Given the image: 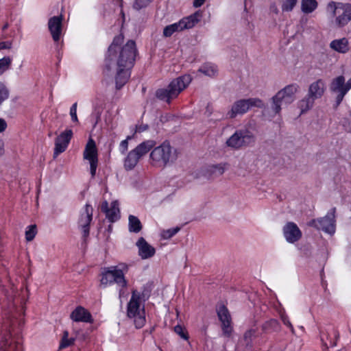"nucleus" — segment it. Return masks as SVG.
Instances as JSON below:
<instances>
[{
	"instance_id": "1",
	"label": "nucleus",
	"mask_w": 351,
	"mask_h": 351,
	"mask_svg": "<svg viewBox=\"0 0 351 351\" xmlns=\"http://www.w3.org/2000/svg\"><path fill=\"white\" fill-rule=\"evenodd\" d=\"M138 51L136 43L129 40L121 48L110 54H106L105 58V69L110 71L116 70V88L121 89L128 82L131 75Z\"/></svg>"
},
{
	"instance_id": "2",
	"label": "nucleus",
	"mask_w": 351,
	"mask_h": 351,
	"mask_svg": "<svg viewBox=\"0 0 351 351\" xmlns=\"http://www.w3.org/2000/svg\"><path fill=\"white\" fill-rule=\"evenodd\" d=\"M178 158L177 149L168 141L155 147L150 153L151 164L158 167H165L173 163Z\"/></svg>"
},
{
	"instance_id": "3",
	"label": "nucleus",
	"mask_w": 351,
	"mask_h": 351,
	"mask_svg": "<svg viewBox=\"0 0 351 351\" xmlns=\"http://www.w3.org/2000/svg\"><path fill=\"white\" fill-rule=\"evenodd\" d=\"M192 77L190 75H183L174 80L165 88L158 89L156 96L158 99L170 103L172 99L187 87L191 83Z\"/></svg>"
},
{
	"instance_id": "4",
	"label": "nucleus",
	"mask_w": 351,
	"mask_h": 351,
	"mask_svg": "<svg viewBox=\"0 0 351 351\" xmlns=\"http://www.w3.org/2000/svg\"><path fill=\"white\" fill-rule=\"evenodd\" d=\"M326 10L335 19L332 23L337 28L345 27L351 21L350 3L330 1L327 5Z\"/></svg>"
},
{
	"instance_id": "5",
	"label": "nucleus",
	"mask_w": 351,
	"mask_h": 351,
	"mask_svg": "<svg viewBox=\"0 0 351 351\" xmlns=\"http://www.w3.org/2000/svg\"><path fill=\"white\" fill-rule=\"evenodd\" d=\"M326 90L325 82L319 79L311 83L308 87L307 95L299 101L298 107L301 114L305 113L311 109L316 99H320Z\"/></svg>"
},
{
	"instance_id": "6",
	"label": "nucleus",
	"mask_w": 351,
	"mask_h": 351,
	"mask_svg": "<svg viewBox=\"0 0 351 351\" xmlns=\"http://www.w3.org/2000/svg\"><path fill=\"white\" fill-rule=\"evenodd\" d=\"M299 86L297 84H291L286 86L284 88L279 90L271 99V110L274 113L272 117L279 114L281 111L282 104H290L294 99V95L298 92Z\"/></svg>"
},
{
	"instance_id": "7",
	"label": "nucleus",
	"mask_w": 351,
	"mask_h": 351,
	"mask_svg": "<svg viewBox=\"0 0 351 351\" xmlns=\"http://www.w3.org/2000/svg\"><path fill=\"white\" fill-rule=\"evenodd\" d=\"M127 270L128 265L125 264L104 267L101 272V284L106 286L108 284L116 283L122 288L126 287L128 282L124 277V271Z\"/></svg>"
},
{
	"instance_id": "8",
	"label": "nucleus",
	"mask_w": 351,
	"mask_h": 351,
	"mask_svg": "<svg viewBox=\"0 0 351 351\" xmlns=\"http://www.w3.org/2000/svg\"><path fill=\"white\" fill-rule=\"evenodd\" d=\"M253 106L263 108V114L264 116L266 115L268 108L265 106L263 101L258 98H249L235 101L232 104L231 110L227 113V116L230 119H234L237 114H245Z\"/></svg>"
},
{
	"instance_id": "9",
	"label": "nucleus",
	"mask_w": 351,
	"mask_h": 351,
	"mask_svg": "<svg viewBox=\"0 0 351 351\" xmlns=\"http://www.w3.org/2000/svg\"><path fill=\"white\" fill-rule=\"evenodd\" d=\"M202 17V12L197 10L193 14L182 18L178 23L167 25L163 29V36L170 37L174 32L193 28Z\"/></svg>"
},
{
	"instance_id": "10",
	"label": "nucleus",
	"mask_w": 351,
	"mask_h": 351,
	"mask_svg": "<svg viewBox=\"0 0 351 351\" xmlns=\"http://www.w3.org/2000/svg\"><path fill=\"white\" fill-rule=\"evenodd\" d=\"M138 296L136 294V290L132 292L131 298L128 303L127 315L130 318H134V324L136 328H141L145 324L144 307L140 309Z\"/></svg>"
},
{
	"instance_id": "11",
	"label": "nucleus",
	"mask_w": 351,
	"mask_h": 351,
	"mask_svg": "<svg viewBox=\"0 0 351 351\" xmlns=\"http://www.w3.org/2000/svg\"><path fill=\"white\" fill-rule=\"evenodd\" d=\"M256 137L247 129L237 130L227 141L228 147L238 149L243 147L250 146L255 143Z\"/></svg>"
},
{
	"instance_id": "12",
	"label": "nucleus",
	"mask_w": 351,
	"mask_h": 351,
	"mask_svg": "<svg viewBox=\"0 0 351 351\" xmlns=\"http://www.w3.org/2000/svg\"><path fill=\"white\" fill-rule=\"evenodd\" d=\"M335 213L336 208H332L325 217L311 219L307 223V225L333 234L335 232Z\"/></svg>"
},
{
	"instance_id": "13",
	"label": "nucleus",
	"mask_w": 351,
	"mask_h": 351,
	"mask_svg": "<svg viewBox=\"0 0 351 351\" xmlns=\"http://www.w3.org/2000/svg\"><path fill=\"white\" fill-rule=\"evenodd\" d=\"M329 89L331 93L337 94L333 104V108L337 109L350 90L345 82V77L343 75H339L333 78L330 84Z\"/></svg>"
},
{
	"instance_id": "14",
	"label": "nucleus",
	"mask_w": 351,
	"mask_h": 351,
	"mask_svg": "<svg viewBox=\"0 0 351 351\" xmlns=\"http://www.w3.org/2000/svg\"><path fill=\"white\" fill-rule=\"evenodd\" d=\"M93 208L89 204H86L84 211L81 213L78 220V226L82 230V238L86 241L90 234V224L93 219Z\"/></svg>"
},
{
	"instance_id": "15",
	"label": "nucleus",
	"mask_w": 351,
	"mask_h": 351,
	"mask_svg": "<svg viewBox=\"0 0 351 351\" xmlns=\"http://www.w3.org/2000/svg\"><path fill=\"white\" fill-rule=\"evenodd\" d=\"M217 316L221 322L223 335L227 337H230L232 332L231 326V317L227 307L222 304L217 309Z\"/></svg>"
},
{
	"instance_id": "16",
	"label": "nucleus",
	"mask_w": 351,
	"mask_h": 351,
	"mask_svg": "<svg viewBox=\"0 0 351 351\" xmlns=\"http://www.w3.org/2000/svg\"><path fill=\"white\" fill-rule=\"evenodd\" d=\"M73 131L66 130L62 132L55 140V148L53 158H56L59 154L64 152L68 147V145L72 138Z\"/></svg>"
},
{
	"instance_id": "17",
	"label": "nucleus",
	"mask_w": 351,
	"mask_h": 351,
	"mask_svg": "<svg viewBox=\"0 0 351 351\" xmlns=\"http://www.w3.org/2000/svg\"><path fill=\"white\" fill-rule=\"evenodd\" d=\"M282 232L286 241L289 243L298 241L302 236V233L297 224L292 221L287 222L283 226Z\"/></svg>"
},
{
	"instance_id": "18",
	"label": "nucleus",
	"mask_w": 351,
	"mask_h": 351,
	"mask_svg": "<svg viewBox=\"0 0 351 351\" xmlns=\"http://www.w3.org/2000/svg\"><path fill=\"white\" fill-rule=\"evenodd\" d=\"M63 15L51 17L48 21V28L54 42L60 40L62 32Z\"/></svg>"
},
{
	"instance_id": "19",
	"label": "nucleus",
	"mask_w": 351,
	"mask_h": 351,
	"mask_svg": "<svg viewBox=\"0 0 351 351\" xmlns=\"http://www.w3.org/2000/svg\"><path fill=\"white\" fill-rule=\"evenodd\" d=\"M101 211L106 214V218L112 223L115 222L120 218L119 202L117 200L111 202L110 208L108 202L106 200L104 201L101 205Z\"/></svg>"
},
{
	"instance_id": "20",
	"label": "nucleus",
	"mask_w": 351,
	"mask_h": 351,
	"mask_svg": "<svg viewBox=\"0 0 351 351\" xmlns=\"http://www.w3.org/2000/svg\"><path fill=\"white\" fill-rule=\"evenodd\" d=\"M138 248V255L142 259L149 258L154 256L156 250L149 245L143 237H140L136 242Z\"/></svg>"
},
{
	"instance_id": "21",
	"label": "nucleus",
	"mask_w": 351,
	"mask_h": 351,
	"mask_svg": "<svg viewBox=\"0 0 351 351\" xmlns=\"http://www.w3.org/2000/svg\"><path fill=\"white\" fill-rule=\"evenodd\" d=\"M71 318L75 322L93 323L91 314L84 307L77 306L71 314Z\"/></svg>"
},
{
	"instance_id": "22",
	"label": "nucleus",
	"mask_w": 351,
	"mask_h": 351,
	"mask_svg": "<svg viewBox=\"0 0 351 351\" xmlns=\"http://www.w3.org/2000/svg\"><path fill=\"white\" fill-rule=\"evenodd\" d=\"M84 158L88 160H97V150L95 141L90 138L84 151Z\"/></svg>"
},
{
	"instance_id": "23",
	"label": "nucleus",
	"mask_w": 351,
	"mask_h": 351,
	"mask_svg": "<svg viewBox=\"0 0 351 351\" xmlns=\"http://www.w3.org/2000/svg\"><path fill=\"white\" fill-rule=\"evenodd\" d=\"M156 141L153 140H147L142 142L137 145L133 150L137 155L141 158L146 155L156 145Z\"/></svg>"
},
{
	"instance_id": "24",
	"label": "nucleus",
	"mask_w": 351,
	"mask_h": 351,
	"mask_svg": "<svg viewBox=\"0 0 351 351\" xmlns=\"http://www.w3.org/2000/svg\"><path fill=\"white\" fill-rule=\"evenodd\" d=\"M330 47L339 53H345L349 51V42L346 38L336 39L330 43Z\"/></svg>"
},
{
	"instance_id": "25",
	"label": "nucleus",
	"mask_w": 351,
	"mask_h": 351,
	"mask_svg": "<svg viewBox=\"0 0 351 351\" xmlns=\"http://www.w3.org/2000/svg\"><path fill=\"white\" fill-rule=\"evenodd\" d=\"M140 158H141L133 149L131 150L124 160L125 169L128 171L133 169L138 162Z\"/></svg>"
},
{
	"instance_id": "26",
	"label": "nucleus",
	"mask_w": 351,
	"mask_h": 351,
	"mask_svg": "<svg viewBox=\"0 0 351 351\" xmlns=\"http://www.w3.org/2000/svg\"><path fill=\"white\" fill-rule=\"evenodd\" d=\"M280 329V323L277 319H271L262 325V330L265 333L278 332Z\"/></svg>"
},
{
	"instance_id": "27",
	"label": "nucleus",
	"mask_w": 351,
	"mask_h": 351,
	"mask_svg": "<svg viewBox=\"0 0 351 351\" xmlns=\"http://www.w3.org/2000/svg\"><path fill=\"white\" fill-rule=\"evenodd\" d=\"M128 219V226L130 232L138 233L142 230V223L137 217L130 215L129 216Z\"/></svg>"
},
{
	"instance_id": "28",
	"label": "nucleus",
	"mask_w": 351,
	"mask_h": 351,
	"mask_svg": "<svg viewBox=\"0 0 351 351\" xmlns=\"http://www.w3.org/2000/svg\"><path fill=\"white\" fill-rule=\"evenodd\" d=\"M256 328H250L247 330L243 335V341L245 342V347L251 349L253 346L252 340L255 338L257 335Z\"/></svg>"
},
{
	"instance_id": "29",
	"label": "nucleus",
	"mask_w": 351,
	"mask_h": 351,
	"mask_svg": "<svg viewBox=\"0 0 351 351\" xmlns=\"http://www.w3.org/2000/svg\"><path fill=\"white\" fill-rule=\"evenodd\" d=\"M317 5L316 0H302V11L305 14H310L317 8Z\"/></svg>"
},
{
	"instance_id": "30",
	"label": "nucleus",
	"mask_w": 351,
	"mask_h": 351,
	"mask_svg": "<svg viewBox=\"0 0 351 351\" xmlns=\"http://www.w3.org/2000/svg\"><path fill=\"white\" fill-rule=\"evenodd\" d=\"M198 71L204 73L205 75L213 77L217 73V69L216 66L211 63H206L201 66Z\"/></svg>"
},
{
	"instance_id": "31",
	"label": "nucleus",
	"mask_w": 351,
	"mask_h": 351,
	"mask_svg": "<svg viewBox=\"0 0 351 351\" xmlns=\"http://www.w3.org/2000/svg\"><path fill=\"white\" fill-rule=\"evenodd\" d=\"M123 36L122 34H119L118 36H116L110 45L108 47V51L106 54H110L114 51H117L119 50V48H121L119 45L123 43Z\"/></svg>"
},
{
	"instance_id": "32",
	"label": "nucleus",
	"mask_w": 351,
	"mask_h": 351,
	"mask_svg": "<svg viewBox=\"0 0 351 351\" xmlns=\"http://www.w3.org/2000/svg\"><path fill=\"white\" fill-rule=\"evenodd\" d=\"M12 62V58L10 56H4L0 59V75L10 69Z\"/></svg>"
},
{
	"instance_id": "33",
	"label": "nucleus",
	"mask_w": 351,
	"mask_h": 351,
	"mask_svg": "<svg viewBox=\"0 0 351 351\" xmlns=\"http://www.w3.org/2000/svg\"><path fill=\"white\" fill-rule=\"evenodd\" d=\"M69 332L67 330H64L63 332V336L62 337L60 344V349H63L65 348H67L74 343L75 339L71 338L69 339Z\"/></svg>"
},
{
	"instance_id": "34",
	"label": "nucleus",
	"mask_w": 351,
	"mask_h": 351,
	"mask_svg": "<svg viewBox=\"0 0 351 351\" xmlns=\"http://www.w3.org/2000/svg\"><path fill=\"white\" fill-rule=\"evenodd\" d=\"M208 172L215 176H221L224 173V167L221 164L213 165L208 167Z\"/></svg>"
},
{
	"instance_id": "35",
	"label": "nucleus",
	"mask_w": 351,
	"mask_h": 351,
	"mask_svg": "<svg viewBox=\"0 0 351 351\" xmlns=\"http://www.w3.org/2000/svg\"><path fill=\"white\" fill-rule=\"evenodd\" d=\"M103 109L100 106H95L94 110L91 114V118L95 120V123L93 124V127H96L97 124L101 120V114L102 113Z\"/></svg>"
},
{
	"instance_id": "36",
	"label": "nucleus",
	"mask_w": 351,
	"mask_h": 351,
	"mask_svg": "<svg viewBox=\"0 0 351 351\" xmlns=\"http://www.w3.org/2000/svg\"><path fill=\"white\" fill-rule=\"evenodd\" d=\"M36 234V226L30 225L25 231V239L27 241H32Z\"/></svg>"
},
{
	"instance_id": "37",
	"label": "nucleus",
	"mask_w": 351,
	"mask_h": 351,
	"mask_svg": "<svg viewBox=\"0 0 351 351\" xmlns=\"http://www.w3.org/2000/svg\"><path fill=\"white\" fill-rule=\"evenodd\" d=\"M298 0H284L282 4V10L283 12L291 11L297 3Z\"/></svg>"
},
{
	"instance_id": "38",
	"label": "nucleus",
	"mask_w": 351,
	"mask_h": 351,
	"mask_svg": "<svg viewBox=\"0 0 351 351\" xmlns=\"http://www.w3.org/2000/svg\"><path fill=\"white\" fill-rule=\"evenodd\" d=\"M154 0H135L133 8L136 10H140L147 7Z\"/></svg>"
},
{
	"instance_id": "39",
	"label": "nucleus",
	"mask_w": 351,
	"mask_h": 351,
	"mask_svg": "<svg viewBox=\"0 0 351 351\" xmlns=\"http://www.w3.org/2000/svg\"><path fill=\"white\" fill-rule=\"evenodd\" d=\"M174 332L178 334L182 339L184 340L189 339V334L187 331L186 330L185 328L182 326L181 325H176L174 327Z\"/></svg>"
},
{
	"instance_id": "40",
	"label": "nucleus",
	"mask_w": 351,
	"mask_h": 351,
	"mask_svg": "<svg viewBox=\"0 0 351 351\" xmlns=\"http://www.w3.org/2000/svg\"><path fill=\"white\" fill-rule=\"evenodd\" d=\"M9 90L3 83H0V106L9 97Z\"/></svg>"
},
{
	"instance_id": "41",
	"label": "nucleus",
	"mask_w": 351,
	"mask_h": 351,
	"mask_svg": "<svg viewBox=\"0 0 351 351\" xmlns=\"http://www.w3.org/2000/svg\"><path fill=\"white\" fill-rule=\"evenodd\" d=\"M180 228L179 227L170 228L166 230H163L162 232V237L164 239H169L172 237H173L176 234H177L180 231Z\"/></svg>"
},
{
	"instance_id": "42",
	"label": "nucleus",
	"mask_w": 351,
	"mask_h": 351,
	"mask_svg": "<svg viewBox=\"0 0 351 351\" xmlns=\"http://www.w3.org/2000/svg\"><path fill=\"white\" fill-rule=\"evenodd\" d=\"M136 294L138 296V300H143L144 302L148 300L150 295V291L145 287H143V291L140 293L136 290Z\"/></svg>"
},
{
	"instance_id": "43",
	"label": "nucleus",
	"mask_w": 351,
	"mask_h": 351,
	"mask_svg": "<svg viewBox=\"0 0 351 351\" xmlns=\"http://www.w3.org/2000/svg\"><path fill=\"white\" fill-rule=\"evenodd\" d=\"M77 103H74L70 108V115L73 122L78 123V119L77 116Z\"/></svg>"
},
{
	"instance_id": "44",
	"label": "nucleus",
	"mask_w": 351,
	"mask_h": 351,
	"mask_svg": "<svg viewBox=\"0 0 351 351\" xmlns=\"http://www.w3.org/2000/svg\"><path fill=\"white\" fill-rule=\"evenodd\" d=\"M90 171L91 174V177L94 178L96 174V170L97 167L98 159L90 160Z\"/></svg>"
},
{
	"instance_id": "45",
	"label": "nucleus",
	"mask_w": 351,
	"mask_h": 351,
	"mask_svg": "<svg viewBox=\"0 0 351 351\" xmlns=\"http://www.w3.org/2000/svg\"><path fill=\"white\" fill-rule=\"evenodd\" d=\"M132 136H128L126 139L122 141L120 143L121 152L122 154H124L128 147V141L132 139Z\"/></svg>"
},
{
	"instance_id": "46",
	"label": "nucleus",
	"mask_w": 351,
	"mask_h": 351,
	"mask_svg": "<svg viewBox=\"0 0 351 351\" xmlns=\"http://www.w3.org/2000/svg\"><path fill=\"white\" fill-rule=\"evenodd\" d=\"M281 319H282L283 324L290 328L292 333H294L295 330H294L293 326L291 324V323L290 322L288 316L286 315H281Z\"/></svg>"
},
{
	"instance_id": "47",
	"label": "nucleus",
	"mask_w": 351,
	"mask_h": 351,
	"mask_svg": "<svg viewBox=\"0 0 351 351\" xmlns=\"http://www.w3.org/2000/svg\"><path fill=\"white\" fill-rule=\"evenodd\" d=\"M9 351H23V346L18 342L10 343Z\"/></svg>"
},
{
	"instance_id": "48",
	"label": "nucleus",
	"mask_w": 351,
	"mask_h": 351,
	"mask_svg": "<svg viewBox=\"0 0 351 351\" xmlns=\"http://www.w3.org/2000/svg\"><path fill=\"white\" fill-rule=\"evenodd\" d=\"M12 46V41H1L0 42V50L1 49H10Z\"/></svg>"
},
{
	"instance_id": "49",
	"label": "nucleus",
	"mask_w": 351,
	"mask_h": 351,
	"mask_svg": "<svg viewBox=\"0 0 351 351\" xmlns=\"http://www.w3.org/2000/svg\"><path fill=\"white\" fill-rule=\"evenodd\" d=\"M149 126L147 124H141L136 126V132H142L148 130Z\"/></svg>"
},
{
	"instance_id": "50",
	"label": "nucleus",
	"mask_w": 351,
	"mask_h": 351,
	"mask_svg": "<svg viewBox=\"0 0 351 351\" xmlns=\"http://www.w3.org/2000/svg\"><path fill=\"white\" fill-rule=\"evenodd\" d=\"M7 126L6 121L3 119L0 118V133L4 132Z\"/></svg>"
},
{
	"instance_id": "51",
	"label": "nucleus",
	"mask_w": 351,
	"mask_h": 351,
	"mask_svg": "<svg viewBox=\"0 0 351 351\" xmlns=\"http://www.w3.org/2000/svg\"><path fill=\"white\" fill-rule=\"evenodd\" d=\"M206 0H194L193 6L195 8H199L204 4Z\"/></svg>"
},
{
	"instance_id": "52",
	"label": "nucleus",
	"mask_w": 351,
	"mask_h": 351,
	"mask_svg": "<svg viewBox=\"0 0 351 351\" xmlns=\"http://www.w3.org/2000/svg\"><path fill=\"white\" fill-rule=\"evenodd\" d=\"M4 153L3 143L0 141V156Z\"/></svg>"
},
{
	"instance_id": "53",
	"label": "nucleus",
	"mask_w": 351,
	"mask_h": 351,
	"mask_svg": "<svg viewBox=\"0 0 351 351\" xmlns=\"http://www.w3.org/2000/svg\"><path fill=\"white\" fill-rule=\"evenodd\" d=\"M348 130L350 132H351V112L350 117L348 118Z\"/></svg>"
},
{
	"instance_id": "54",
	"label": "nucleus",
	"mask_w": 351,
	"mask_h": 351,
	"mask_svg": "<svg viewBox=\"0 0 351 351\" xmlns=\"http://www.w3.org/2000/svg\"><path fill=\"white\" fill-rule=\"evenodd\" d=\"M9 27V24L8 23H5L4 25L2 27V30L4 32Z\"/></svg>"
},
{
	"instance_id": "55",
	"label": "nucleus",
	"mask_w": 351,
	"mask_h": 351,
	"mask_svg": "<svg viewBox=\"0 0 351 351\" xmlns=\"http://www.w3.org/2000/svg\"><path fill=\"white\" fill-rule=\"evenodd\" d=\"M347 86L348 87L349 90L351 89V77L346 82Z\"/></svg>"
},
{
	"instance_id": "56",
	"label": "nucleus",
	"mask_w": 351,
	"mask_h": 351,
	"mask_svg": "<svg viewBox=\"0 0 351 351\" xmlns=\"http://www.w3.org/2000/svg\"><path fill=\"white\" fill-rule=\"evenodd\" d=\"M334 333H335V339H337L339 338V337L338 331L337 330H335Z\"/></svg>"
},
{
	"instance_id": "57",
	"label": "nucleus",
	"mask_w": 351,
	"mask_h": 351,
	"mask_svg": "<svg viewBox=\"0 0 351 351\" xmlns=\"http://www.w3.org/2000/svg\"><path fill=\"white\" fill-rule=\"evenodd\" d=\"M332 346H336V342H334V343H332Z\"/></svg>"
}]
</instances>
